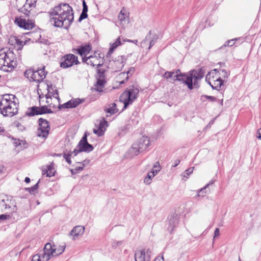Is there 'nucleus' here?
I'll return each instance as SVG.
<instances>
[{
  "label": "nucleus",
  "mask_w": 261,
  "mask_h": 261,
  "mask_svg": "<svg viewBox=\"0 0 261 261\" xmlns=\"http://www.w3.org/2000/svg\"><path fill=\"white\" fill-rule=\"evenodd\" d=\"M14 95H4L0 102V110L4 116L12 117L18 113V103Z\"/></svg>",
  "instance_id": "obj_3"
},
{
  "label": "nucleus",
  "mask_w": 261,
  "mask_h": 261,
  "mask_svg": "<svg viewBox=\"0 0 261 261\" xmlns=\"http://www.w3.org/2000/svg\"><path fill=\"white\" fill-rule=\"evenodd\" d=\"M65 245L60 246L58 248L55 247V256H58L63 253L65 250Z\"/></svg>",
  "instance_id": "obj_37"
},
{
  "label": "nucleus",
  "mask_w": 261,
  "mask_h": 261,
  "mask_svg": "<svg viewBox=\"0 0 261 261\" xmlns=\"http://www.w3.org/2000/svg\"><path fill=\"white\" fill-rule=\"evenodd\" d=\"M121 44V42L120 41V37H119L115 40V41L114 43H113L111 44V47L109 49V53H113V51L115 50V49H116L117 47H118Z\"/></svg>",
  "instance_id": "obj_30"
},
{
  "label": "nucleus",
  "mask_w": 261,
  "mask_h": 261,
  "mask_svg": "<svg viewBox=\"0 0 261 261\" xmlns=\"http://www.w3.org/2000/svg\"><path fill=\"white\" fill-rule=\"evenodd\" d=\"M135 71V69L134 67H130L129 68V70L125 73L122 72L120 74V76H124L126 74V77H125V81H127L129 79L128 74L132 75Z\"/></svg>",
  "instance_id": "obj_32"
},
{
  "label": "nucleus",
  "mask_w": 261,
  "mask_h": 261,
  "mask_svg": "<svg viewBox=\"0 0 261 261\" xmlns=\"http://www.w3.org/2000/svg\"><path fill=\"white\" fill-rule=\"evenodd\" d=\"M202 97H204L206 99H209L211 101H215L217 100V98L215 97L212 96L204 95L202 96Z\"/></svg>",
  "instance_id": "obj_47"
},
{
  "label": "nucleus",
  "mask_w": 261,
  "mask_h": 261,
  "mask_svg": "<svg viewBox=\"0 0 261 261\" xmlns=\"http://www.w3.org/2000/svg\"><path fill=\"white\" fill-rule=\"evenodd\" d=\"M31 261H41L40 255H39L38 254L34 255L32 257Z\"/></svg>",
  "instance_id": "obj_46"
},
{
  "label": "nucleus",
  "mask_w": 261,
  "mask_h": 261,
  "mask_svg": "<svg viewBox=\"0 0 261 261\" xmlns=\"http://www.w3.org/2000/svg\"><path fill=\"white\" fill-rule=\"evenodd\" d=\"M71 172L72 174H75L77 173V172L75 171V169H71Z\"/></svg>",
  "instance_id": "obj_62"
},
{
  "label": "nucleus",
  "mask_w": 261,
  "mask_h": 261,
  "mask_svg": "<svg viewBox=\"0 0 261 261\" xmlns=\"http://www.w3.org/2000/svg\"><path fill=\"white\" fill-rule=\"evenodd\" d=\"M9 217V215L2 214L0 215V220H6Z\"/></svg>",
  "instance_id": "obj_52"
},
{
  "label": "nucleus",
  "mask_w": 261,
  "mask_h": 261,
  "mask_svg": "<svg viewBox=\"0 0 261 261\" xmlns=\"http://www.w3.org/2000/svg\"><path fill=\"white\" fill-rule=\"evenodd\" d=\"M126 58L124 56H119L116 57L112 63V65L115 71H120L124 66Z\"/></svg>",
  "instance_id": "obj_15"
},
{
  "label": "nucleus",
  "mask_w": 261,
  "mask_h": 261,
  "mask_svg": "<svg viewBox=\"0 0 261 261\" xmlns=\"http://www.w3.org/2000/svg\"><path fill=\"white\" fill-rule=\"evenodd\" d=\"M84 101V99L80 98H76L73 100L68 101V102L61 105L59 107L60 109L61 108H74L76 107L79 104L82 103Z\"/></svg>",
  "instance_id": "obj_18"
},
{
  "label": "nucleus",
  "mask_w": 261,
  "mask_h": 261,
  "mask_svg": "<svg viewBox=\"0 0 261 261\" xmlns=\"http://www.w3.org/2000/svg\"><path fill=\"white\" fill-rule=\"evenodd\" d=\"M153 167L155 168V169H159L160 170H161V167L158 162H156L154 164Z\"/></svg>",
  "instance_id": "obj_51"
},
{
  "label": "nucleus",
  "mask_w": 261,
  "mask_h": 261,
  "mask_svg": "<svg viewBox=\"0 0 261 261\" xmlns=\"http://www.w3.org/2000/svg\"><path fill=\"white\" fill-rule=\"evenodd\" d=\"M105 123H107V122H101L98 126L97 129L94 128L93 129V132L94 134L97 135L98 136H101L103 135L105 129H104V125Z\"/></svg>",
  "instance_id": "obj_28"
},
{
  "label": "nucleus",
  "mask_w": 261,
  "mask_h": 261,
  "mask_svg": "<svg viewBox=\"0 0 261 261\" xmlns=\"http://www.w3.org/2000/svg\"><path fill=\"white\" fill-rule=\"evenodd\" d=\"M24 181L27 183H29L30 182V178L29 177H25L24 179Z\"/></svg>",
  "instance_id": "obj_61"
},
{
  "label": "nucleus",
  "mask_w": 261,
  "mask_h": 261,
  "mask_svg": "<svg viewBox=\"0 0 261 261\" xmlns=\"http://www.w3.org/2000/svg\"><path fill=\"white\" fill-rule=\"evenodd\" d=\"M151 255V250L149 248L137 250L135 253V259L136 261H150Z\"/></svg>",
  "instance_id": "obj_12"
},
{
  "label": "nucleus",
  "mask_w": 261,
  "mask_h": 261,
  "mask_svg": "<svg viewBox=\"0 0 261 261\" xmlns=\"http://www.w3.org/2000/svg\"><path fill=\"white\" fill-rule=\"evenodd\" d=\"M37 0H27L25 4L24 5V13L27 16L35 15L36 13L35 9L36 7Z\"/></svg>",
  "instance_id": "obj_13"
},
{
  "label": "nucleus",
  "mask_w": 261,
  "mask_h": 261,
  "mask_svg": "<svg viewBox=\"0 0 261 261\" xmlns=\"http://www.w3.org/2000/svg\"><path fill=\"white\" fill-rule=\"evenodd\" d=\"M155 43V41L154 40H151L150 42V45H149V49L150 48V47L153 46L154 45V44Z\"/></svg>",
  "instance_id": "obj_58"
},
{
  "label": "nucleus",
  "mask_w": 261,
  "mask_h": 261,
  "mask_svg": "<svg viewBox=\"0 0 261 261\" xmlns=\"http://www.w3.org/2000/svg\"><path fill=\"white\" fill-rule=\"evenodd\" d=\"M47 90L48 92V94H51L53 91L54 90V88L53 87V85L51 84L47 85Z\"/></svg>",
  "instance_id": "obj_48"
},
{
  "label": "nucleus",
  "mask_w": 261,
  "mask_h": 261,
  "mask_svg": "<svg viewBox=\"0 0 261 261\" xmlns=\"http://www.w3.org/2000/svg\"><path fill=\"white\" fill-rule=\"evenodd\" d=\"M14 22L18 27L25 29V24L26 22L25 19L20 17H16Z\"/></svg>",
  "instance_id": "obj_29"
},
{
  "label": "nucleus",
  "mask_w": 261,
  "mask_h": 261,
  "mask_svg": "<svg viewBox=\"0 0 261 261\" xmlns=\"http://www.w3.org/2000/svg\"><path fill=\"white\" fill-rule=\"evenodd\" d=\"M155 176L153 172H149L147 176L144 179V182L146 185H149L152 181V178Z\"/></svg>",
  "instance_id": "obj_31"
},
{
  "label": "nucleus",
  "mask_w": 261,
  "mask_h": 261,
  "mask_svg": "<svg viewBox=\"0 0 261 261\" xmlns=\"http://www.w3.org/2000/svg\"><path fill=\"white\" fill-rule=\"evenodd\" d=\"M55 247V245H52L50 243H46L44 248V253H47V255H49L50 257L56 256Z\"/></svg>",
  "instance_id": "obj_25"
},
{
  "label": "nucleus",
  "mask_w": 261,
  "mask_h": 261,
  "mask_svg": "<svg viewBox=\"0 0 261 261\" xmlns=\"http://www.w3.org/2000/svg\"><path fill=\"white\" fill-rule=\"evenodd\" d=\"M85 231V227L78 225L75 226L70 231L69 234L73 237V240H75L76 238L79 236H82Z\"/></svg>",
  "instance_id": "obj_21"
},
{
  "label": "nucleus",
  "mask_w": 261,
  "mask_h": 261,
  "mask_svg": "<svg viewBox=\"0 0 261 261\" xmlns=\"http://www.w3.org/2000/svg\"><path fill=\"white\" fill-rule=\"evenodd\" d=\"M79 164H80V166H76L74 169L75 171H76L77 172L81 171L83 170L84 164L82 163H79Z\"/></svg>",
  "instance_id": "obj_44"
},
{
  "label": "nucleus",
  "mask_w": 261,
  "mask_h": 261,
  "mask_svg": "<svg viewBox=\"0 0 261 261\" xmlns=\"http://www.w3.org/2000/svg\"><path fill=\"white\" fill-rule=\"evenodd\" d=\"M206 193V192H205V190H203L200 193V194L201 195V194H204V196L205 195V194Z\"/></svg>",
  "instance_id": "obj_64"
},
{
  "label": "nucleus",
  "mask_w": 261,
  "mask_h": 261,
  "mask_svg": "<svg viewBox=\"0 0 261 261\" xmlns=\"http://www.w3.org/2000/svg\"><path fill=\"white\" fill-rule=\"evenodd\" d=\"M77 53L82 57H88L87 55L92 50V46L90 44L81 45L77 49Z\"/></svg>",
  "instance_id": "obj_20"
},
{
  "label": "nucleus",
  "mask_w": 261,
  "mask_h": 261,
  "mask_svg": "<svg viewBox=\"0 0 261 261\" xmlns=\"http://www.w3.org/2000/svg\"><path fill=\"white\" fill-rule=\"evenodd\" d=\"M39 127L38 129L37 135L39 137L46 138L48 135L50 126L48 122L42 118L38 120Z\"/></svg>",
  "instance_id": "obj_11"
},
{
  "label": "nucleus",
  "mask_w": 261,
  "mask_h": 261,
  "mask_svg": "<svg viewBox=\"0 0 261 261\" xmlns=\"http://www.w3.org/2000/svg\"><path fill=\"white\" fill-rule=\"evenodd\" d=\"M74 155V152L73 151H70L69 153L67 154H64L63 156L64 158L65 159L66 161L69 164H71V156H72V155Z\"/></svg>",
  "instance_id": "obj_38"
},
{
  "label": "nucleus",
  "mask_w": 261,
  "mask_h": 261,
  "mask_svg": "<svg viewBox=\"0 0 261 261\" xmlns=\"http://www.w3.org/2000/svg\"><path fill=\"white\" fill-rule=\"evenodd\" d=\"M215 79L212 77L213 80V84L211 85V87L213 89H216L217 90H223L224 88V83L225 82V80H222L221 76L217 77L215 75Z\"/></svg>",
  "instance_id": "obj_17"
},
{
  "label": "nucleus",
  "mask_w": 261,
  "mask_h": 261,
  "mask_svg": "<svg viewBox=\"0 0 261 261\" xmlns=\"http://www.w3.org/2000/svg\"><path fill=\"white\" fill-rule=\"evenodd\" d=\"M220 234V230L218 228H216L214 232V238L219 236Z\"/></svg>",
  "instance_id": "obj_53"
},
{
  "label": "nucleus",
  "mask_w": 261,
  "mask_h": 261,
  "mask_svg": "<svg viewBox=\"0 0 261 261\" xmlns=\"http://www.w3.org/2000/svg\"><path fill=\"white\" fill-rule=\"evenodd\" d=\"M52 96L57 99L58 100H60V98L59 97V94L58 90L57 89L54 90L53 92L51 93Z\"/></svg>",
  "instance_id": "obj_45"
},
{
  "label": "nucleus",
  "mask_w": 261,
  "mask_h": 261,
  "mask_svg": "<svg viewBox=\"0 0 261 261\" xmlns=\"http://www.w3.org/2000/svg\"><path fill=\"white\" fill-rule=\"evenodd\" d=\"M257 138L261 140V128L258 129L257 132Z\"/></svg>",
  "instance_id": "obj_54"
},
{
  "label": "nucleus",
  "mask_w": 261,
  "mask_h": 261,
  "mask_svg": "<svg viewBox=\"0 0 261 261\" xmlns=\"http://www.w3.org/2000/svg\"><path fill=\"white\" fill-rule=\"evenodd\" d=\"M25 30H30L33 29L35 26L34 22L31 20H26L25 24Z\"/></svg>",
  "instance_id": "obj_36"
},
{
  "label": "nucleus",
  "mask_w": 261,
  "mask_h": 261,
  "mask_svg": "<svg viewBox=\"0 0 261 261\" xmlns=\"http://www.w3.org/2000/svg\"><path fill=\"white\" fill-rule=\"evenodd\" d=\"M150 145V140L148 137L142 136L135 141L128 150V156L133 158L145 151Z\"/></svg>",
  "instance_id": "obj_5"
},
{
  "label": "nucleus",
  "mask_w": 261,
  "mask_h": 261,
  "mask_svg": "<svg viewBox=\"0 0 261 261\" xmlns=\"http://www.w3.org/2000/svg\"><path fill=\"white\" fill-rule=\"evenodd\" d=\"M16 66V57L14 52L8 48L1 49L0 69L6 72H11Z\"/></svg>",
  "instance_id": "obj_4"
},
{
  "label": "nucleus",
  "mask_w": 261,
  "mask_h": 261,
  "mask_svg": "<svg viewBox=\"0 0 261 261\" xmlns=\"http://www.w3.org/2000/svg\"><path fill=\"white\" fill-rule=\"evenodd\" d=\"M175 72L172 71H166L164 74V77L167 79L171 78L173 76H174Z\"/></svg>",
  "instance_id": "obj_41"
},
{
  "label": "nucleus",
  "mask_w": 261,
  "mask_h": 261,
  "mask_svg": "<svg viewBox=\"0 0 261 261\" xmlns=\"http://www.w3.org/2000/svg\"><path fill=\"white\" fill-rule=\"evenodd\" d=\"M160 170L159 169H152L151 171L150 172H153V173H155V175L158 173L159 171Z\"/></svg>",
  "instance_id": "obj_56"
},
{
  "label": "nucleus",
  "mask_w": 261,
  "mask_h": 261,
  "mask_svg": "<svg viewBox=\"0 0 261 261\" xmlns=\"http://www.w3.org/2000/svg\"><path fill=\"white\" fill-rule=\"evenodd\" d=\"M42 174H46L47 177H51L54 175L55 169L52 165H47L42 167Z\"/></svg>",
  "instance_id": "obj_23"
},
{
  "label": "nucleus",
  "mask_w": 261,
  "mask_h": 261,
  "mask_svg": "<svg viewBox=\"0 0 261 261\" xmlns=\"http://www.w3.org/2000/svg\"><path fill=\"white\" fill-rule=\"evenodd\" d=\"M16 43L17 44H18V43L19 42L20 45H23V42L22 41H20L19 40L16 39Z\"/></svg>",
  "instance_id": "obj_63"
},
{
  "label": "nucleus",
  "mask_w": 261,
  "mask_h": 261,
  "mask_svg": "<svg viewBox=\"0 0 261 261\" xmlns=\"http://www.w3.org/2000/svg\"><path fill=\"white\" fill-rule=\"evenodd\" d=\"M173 71L175 72L174 77H176V80H174V81L182 82L190 90L193 89L194 86L195 88L199 87L198 81L201 80L205 74V71L202 68L192 70L187 73H181L179 69Z\"/></svg>",
  "instance_id": "obj_2"
},
{
  "label": "nucleus",
  "mask_w": 261,
  "mask_h": 261,
  "mask_svg": "<svg viewBox=\"0 0 261 261\" xmlns=\"http://www.w3.org/2000/svg\"><path fill=\"white\" fill-rule=\"evenodd\" d=\"M7 202H9V199L7 197H5L3 199H0V206L2 208H4L6 204H7Z\"/></svg>",
  "instance_id": "obj_40"
},
{
  "label": "nucleus",
  "mask_w": 261,
  "mask_h": 261,
  "mask_svg": "<svg viewBox=\"0 0 261 261\" xmlns=\"http://www.w3.org/2000/svg\"><path fill=\"white\" fill-rule=\"evenodd\" d=\"M178 219L177 215H173L171 216L169 220L168 226L167 227L168 230L171 233L178 224Z\"/></svg>",
  "instance_id": "obj_22"
},
{
  "label": "nucleus",
  "mask_w": 261,
  "mask_h": 261,
  "mask_svg": "<svg viewBox=\"0 0 261 261\" xmlns=\"http://www.w3.org/2000/svg\"><path fill=\"white\" fill-rule=\"evenodd\" d=\"M93 149V146L87 141V133L85 132L84 135L79 142L78 145L73 151V152H74V156H76L80 152H89L92 151Z\"/></svg>",
  "instance_id": "obj_8"
},
{
  "label": "nucleus",
  "mask_w": 261,
  "mask_h": 261,
  "mask_svg": "<svg viewBox=\"0 0 261 261\" xmlns=\"http://www.w3.org/2000/svg\"><path fill=\"white\" fill-rule=\"evenodd\" d=\"M53 113V111L50 109L47 108L46 106L41 107L34 106L28 109L26 112V115L29 116H34L35 115Z\"/></svg>",
  "instance_id": "obj_10"
},
{
  "label": "nucleus",
  "mask_w": 261,
  "mask_h": 261,
  "mask_svg": "<svg viewBox=\"0 0 261 261\" xmlns=\"http://www.w3.org/2000/svg\"><path fill=\"white\" fill-rule=\"evenodd\" d=\"M118 19L120 24L123 26L128 22V13L125 8H122L118 15Z\"/></svg>",
  "instance_id": "obj_19"
},
{
  "label": "nucleus",
  "mask_w": 261,
  "mask_h": 261,
  "mask_svg": "<svg viewBox=\"0 0 261 261\" xmlns=\"http://www.w3.org/2000/svg\"><path fill=\"white\" fill-rule=\"evenodd\" d=\"M87 12H88V6H87L85 1L84 0L83 1V10H82V12L80 16V17L79 18V21L80 22L82 20L88 17Z\"/></svg>",
  "instance_id": "obj_27"
},
{
  "label": "nucleus",
  "mask_w": 261,
  "mask_h": 261,
  "mask_svg": "<svg viewBox=\"0 0 261 261\" xmlns=\"http://www.w3.org/2000/svg\"><path fill=\"white\" fill-rule=\"evenodd\" d=\"M34 70L31 69H29L25 70L24 72V76L29 80V81H32V76L33 75Z\"/></svg>",
  "instance_id": "obj_34"
},
{
  "label": "nucleus",
  "mask_w": 261,
  "mask_h": 261,
  "mask_svg": "<svg viewBox=\"0 0 261 261\" xmlns=\"http://www.w3.org/2000/svg\"><path fill=\"white\" fill-rule=\"evenodd\" d=\"M139 89L137 87L131 86L126 88L120 96V100L123 102L124 107L122 111L138 98Z\"/></svg>",
  "instance_id": "obj_6"
},
{
  "label": "nucleus",
  "mask_w": 261,
  "mask_h": 261,
  "mask_svg": "<svg viewBox=\"0 0 261 261\" xmlns=\"http://www.w3.org/2000/svg\"><path fill=\"white\" fill-rule=\"evenodd\" d=\"M50 258L51 257L47 255V253L45 254L43 252L41 255H40L41 261H48Z\"/></svg>",
  "instance_id": "obj_43"
},
{
  "label": "nucleus",
  "mask_w": 261,
  "mask_h": 261,
  "mask_svg": "<svg viewBox=\"0 0 261 261\" xmlns=\"http://www.w3.org/2000/svg\"><path fill=\"white\" fill-rule=\"evenodd\" d=\"M4 132V128L0 126V135H3Z\"/></svg>",
  "instance_id": "obj_59"
},
{
  "label": "nucleus",
  "mask_w": 261,
  "mask_h": 261,
  "mask_svg": "<svg viewBox=\"0 0 261 261\" xmlns=\"http://www.w3.org/2000/svg\"><path fill=\"white\" fill-rule=\"evenodd\" d=\"M106 83V81L104 79H97L96 84L92 88V90L98 92H102Z\"/></svg>",
  "instance_id": "obj_24"
},
{
  "label": "nucleus",
  "mask_w": 261,
  "mask_h": 261,
  "mask_svg": "<svg viewBox=\"0 0 261 261\" xmlns=\"http://www.w3.org/2000/svg\"><path fill=\"white\" fill-rule=\"evenodd\" d=\"M211 78L212 79V76H211V77H210V79H208V80H207V81L205 80V81H206V82H207V83H208V84L211 86V85H213V83H212V82H211V81H210V80H211Z\"/></svg>",
  "instance_id": "obj_57"
},
{
  "label": "nucleus",
  "mask_w": 261,
  "mask_h": 261,
  "mask_svg": "<svg viewBox=\"0 0 261 261\" xmlns=\"http://www.w3.org/2000/svg\"><path fill=\"white\" fill-rule=\"evenodd\" d=\"M214 75H216L217 77L221 76V79L224 78V80H225L228 77L229 73H228L225 70L215 69L209 72L206 74L205 80L207 81L208 79H210L211 76H212L213 78L215 79Z\"/></svg>",
  "instance_id": "obj_14"
},
{
  "label": "nucleus",
  "mask_w": 261,
  "mask_h": 261,
  "mask_svg": "<svg viewBox=\"0 0 261 261\" xmlns=\"http://www.w3.org/2000/svg\"><path fill=\"white\" fill-rule=\"evenodd\" d=\"M104 111L105 112L109 113L111 115L115 114L119 111L115 102L107 105L104 109Z\"/></svg>",
  "instance_id": "obj_26"
},
{
  "label": "nucleus",
  "mask_w": 261,
  "mask_h": 261,
  "mask_svg": "<svg viewBox=\"0 0 261 261\" xmlns=\"http://www.w3.org/2000/svg\"><path fill=\"white\" fill-rule=\"evenodd\" d=\"M79 63L77 57L73 54H67L64 56L61 59L60 67L63 68H67L77 65Z\"/></svg>",
  "instance_id": "obj_9"
},
{
  "label": "nucleus",
  "mask_w": 261,
  "mask_h": 261,
  "mask_svg": "<svg viewBox=\"0 0 261 261\" xmlns=\"http://www.w3.org/2000/svg\"><path fill=\"white\" fill-rule=\"evenodd\" d=\"M153 261H164L163 256L156 257Z\"/></svg>",
  "instance_id": "obj_55"
},
{
  "label": "nucleus",
  "mask_w": 261,
  "mask_h": 261,
  "mask_svg": "<svg viewBox=\"0 0 261 261\" xmlns=\"http://www.w3.org/2000/svg\"><path fill=\"white\" fill-rule=\"evenodd\" d=\"M10 204H11V200L9 199V202H7V204L5 205V206L4 207V209L5 210L10 209L11 207Z\"/></svg>",
  "instance_id": "obj_50"
},
{
  "label": "nucleus",
  "mask_w": 261,
  "mask_h": 261,
  "mask_svg": "<svg viewBox=\"0 0 261 261\" xmlns=\"http://www.w3.org/2000/svg\"><path fill=\"white\" fill-rule=\"evenodd\" d=\"M51 96H53L52 94H51V93L48 94V92L47 94L46 95V98L48 99L49 98H51Z\"/></svg>",
  "instance_id": "obj_60"
},
{
  "label": "nucleus",
  "mask_w": 261,
  "mask_h": 261,
  "mask_svg": "<svg viewBox=\"0 0 261 261\" xmlns=\"http://www.w3.org/2000/svg\"><path fill=\"white\" fill-rule=\"evenodd\" d=\"M38 184H39V182H38L37 184H36L33 187H32L31 188H27V190L28 191H29L30 193H33L36 190H37V189L38 188Z\"/></svg>",
  "instance_id": "obj_42"
},
{
  "label": "nucleus",
  "mask_w": 261,
  "mask_h": 261,
  "mask_svg": "<svg viewBox=\"0 0 261 261\" xmlns=\"http://www.w3.org/2000/svg\"><path fill=\"white\" fill-rule=\"evenodd\" d=\"M180 160L176 159L174 161V162L173 163L172 167H176L180 163Z\"/></svg>",
  "instance_id": "obj_49"
},
{
  "label": "nucleus",
  "mask_w": 261,
  "mask_h": 261,
  "mask_svg": "<svg viewBox=\"0 0 261 261\" xmlns=\"http://www.w3.org/2000/svg\"><path fill=\"white\" fill-rule=\"evenodd\" d=\"M103 58V54L95 51L92 55L83 57L82 61L88 65L92 67L97 66V68H99L102 66L104 63ZM97 71L98 73L101 74H102L104 72V71H101L99 68H97Z\"/></svg>",
  "instance_id": "obj_7"
},
{
  "label": "nucleus",
  "mask_w": 261,
  "mask_h": 261,
  "mask_svg": "<svg viewBox=\"0 0 261 261\" xmlns=\"http://www.w3.org/2000/svg\"><path fill=\"white\" fill-rule=\"evenodd\" d=\"M194 168L191 167L188 169H187L184 173H182V175L184 177H186V178H188L189 176V175L193 172Z\"/></svg>",
  "instance_id": "obj_39"
},
{
  "label": "nucleus",
  "mask_w": 261,
  "mask_h": 261,
  "mask_svg": "<svg viewBox=\"0 0 261 261\" xmlns=\"http://www.w3.org/2000/svg\"><path fill=\"white\" fill-rule=\"evenodd\" d=\"M215 182L214 180H211L210 181V182L206 184L204 187L200 189V190H198L197 192V196H201V197H204V194H200V193L202 191L206 190V189L208 187L211 185H213L214 182Z\"/></svg>",
  "instance_id": "obj_33"
},
{
  "label": "nucleus",
  "mask_w": 261,
  "mask_h": 261,
  "mask_svg": "<svg viewBox=\"0 0 261 261\" xmlns=\"http://www.w3.org/2000/svg\"><path fill=\"white\" fill-rule=\"evenodd\" d=\"M240 39H241L240 38H236L228 40L226 42H225V43L224 44L223 46L225 47L232 46L234 44L236 41H237L238 40H240Z\"/></svg>",
  "instance_id": "obj_35"
},
{
  "label": "nucleus",
  "mask_w": 261,
  "mask_h": 261,
  "mask_svg": "<svg viewBox=\"0 0 261 261\" xmlns=\"http://www.w3.org/2000/svg\"><path fill=\"white\" fill-rule=\"evenodd\" d=\"M46 74V72L45 71L44 67L37 70H34L33 75L32 76V81L40 83L45 77Z\"/></svg>",
  "instance_id": "obj_16"
},
{
  "label": "nucleus",
  "mask_w": 261,
  "mask_h": 261,
  "mask_svg": "<svg viewBox=\"0 0 261 261\" xmlns=\"http://www.w3.org/2000/svg\"><path fill=\"white\" fill-rule=\"evenodd\" d=\"M50 23L55 27L67 29L74 20L72 8L67 4L62 3L49 12Z\"/></svg>",
  "instance_id": "obj_1"
}]
</instances>
